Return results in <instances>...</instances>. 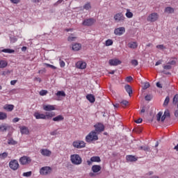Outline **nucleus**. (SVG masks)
Masks as SVG:
<instances>
[{
  "instance_id": "4468645a",
  "label": "nucleus",
  "mask_w": 178,
  "mask_h": 178,
  "mask_svg": "<svg viewBox=\"0 0 178 178\" xmlns=\"http://www.w3.org/2000/svg\"><path fill=\"white\" fill-rule=\"evenodd\" d=\"M108 63L110 66H118L122 63V61L119 59L114 58L109 60Z\"/></svg>"
},
{
  "instance_id": "79ce46f5",
  "label": "nucleus",
  "mask_w": 178,
  "mask_h": 178,
  "mask_svg": "<svg viewBox=\"0 0 178 178\" xmlns=\"http://www.w3.org/2000/svg\"><path fill=\"white\" fill-rule=\"evenodd\" d=\"M59 65L60 67H65L66 66V64L65 63V61L59 57Z\"/></svg>"
},
{
  "instance_id": "338daca9",
  "label": "nucleus",
  "mask_w": 178,
  "mask_h": 178,
  "mask_svg": "<svg viewBox=\"0 0 178 178\" xmlns=\"http://www.w3.org/2000/svg\"><path fill=\"white\" fill-rule=\"evenodd\" d=\"M16 83H17V80H13L10 81L11 86H15V84H16Z\"/></svg>"
},
{
  "instance_id": "412c9836",
  "label": "nucleus",
  "mask_w": 178,
  "mask_h": 178,
  "mask_svg": "<svg viewBox=\"0 0 178 178\" xmlns=\"http://www.w3.org/2000/svg\"><path fill=\"white\" fill-rule=\"evenodd\" d=\"M72 51H80L81 49V44L80 43H74L72 44Z\"/></svg>"
},
{
  "instance_id": "e2e57ef3",
  "label": "nucleus",
  "mask_w": 178,
  "mask_h": 178,
  "mask_svg": "<svg viewBox=\"0 0 178 178\" xmlns=\"http://www.w3.org/2000/svg\"><path fill=\"white\" fill-rule=\"evenodd\" d=\"M34 81H38V83H41L42 80L40 78L35 77L34 78Z\"/></svg>"
},
{
  "instance_id": "2f4dec72",
  "label": "nucleus",
  "mask_w": 178,
  "mask_h": 178,
  "mask_svg": "<svg viewBox=\"0 0 178 178\" xmlns=\"http://www.w3.org/2000/svg\"><path fill=\"white\" fill-rule=\"evenodd\" d=\"M8 145H16L17 144V141L14 140L13 138H10L8 139Z\"/></svg>"
},
{
  "instance_id": "0e129e2a",
  "label": "nucleus",
  "mask_w": 178,
  "mask_h": 178,
  "mask_svg": "<svg viewBox=\"0 0 178 178\" xmlns=\"http://www.w3.org/2000/svg\"><path fill=\"white\" fill-rule=\"evenodd\" d=\"M10 41H11V42H16V41H17V38H10Z\"/></svg>"
},
{
  "instance_id": "7c9ffc66",
  "label": "nucleus",
  "mask_w": 178,
  "mask_h": 178,
  "mask_svg": "<svg viewBox=\"0 0 178 178\" xmlns=\"http://www.w3.org/2000/svg\"><path fill=\"white\" fill-rule=\"evenodd\" d=\"M0 52H4V54H15V50L11 49H3Z\"/></svg>"
},
{
  "instance_id": "6ab92c4d",
  "label": "nucleus",
  "mask_w": 178,
  "mask_h": 178,
  "mask_svg": "<svg viewBox=\"0 0 178 178\" xmlns=\"http://www.w3.org/2000/svg\"><path fill=\"white\" fill-rule=\"evenodd\" d=\"M3 109L8 111V112H12L15 109V106L13 104H6L3 106Z\"/></svg>"
},
{
  "instance_id": "1a4fd4ad",
  "label": "nucleus",
  "mask_w": 178,
  "mask_h": 178,
  "mask_svg": "<svg viewBox=\"0 0 178 178\" xmlns=\"http://www.w3.org/2000/svg\"><path fill=\"white\" fill-rule=\"evenodd\" d=\"M124 19H126V17H124V15H123L122 13H118L114 15V20L117 23H120V22H124Z\"/></svg>"
},
{
  "instance_id": "dca6fc26",
  "label": "nucleus",
  "mask_w": 178,
  "mask_h": 178,
  "mask_svg": "<svg viewBox=\"0 0 178 178\" xmlns=\"http://www.w3.org/2000/svg\"><path fill=\"white\" fill-rule=\"evenodd\" d=\"M40 154L43 156H51V154H52V152L48 149H40Z\"/></svg>"
},
{
  "instance_id": "de8ad7c7",
  "label": "nucleus",
  "mask_w": 178,
  "mask_h": 178,
  "mask_svg": "<svg viewBox=\"0 0 178 178\" xmlns=\"http://www.w3.org/2000/svg\"><path fill=\"white\" fill-rule=\"evenodd\" d=\"M163 69L165 70H170V69H172V65H170V64H168L166 65L163 66Z\"/></svg>"
},
{
  "instance_id": "0eeeda50",
  "label": "nucleus",
  "mask_w": 178,
  "mask_h": 178,
  "mask_svg": "<svg viewBox=\"0 0 178 178\" xmlns=\"http://www.w3.org/2000/svg\"><path fill=\"white\" fill-rule=\"evenodd\" d=\"M95 22H96V20L94 18L86 19L83 21L82 25L90 27V26H92V24H94L95 23Z\"/></svg>"
},
{
  "instance_id": "20e7f679",
  "label": "nucleus",
  "mask_w": 178,
  "mask_h": 178,
  "mask_svg": "<svg viewBox=\"0 0 178 178\" xmlns=\"http://www.w3.org/2000/svg\"><path fill=\"white\" fill-rule=\"evenodd\" d=\"M8 166L11 170L16 171L19 168H20V164L19 161L16 159H11L8 163Z\"/></svg>"
},
{
  "instance_id": "f704fd0d",
  "label": "nucleus",
  "mask_w": 178,
  "mask_h": 178,
  "mask_svg": "<svg viewBox=\"0 0 178 178\" xmlns=\"http://www.w3.org/2000/svg\"><path fill=\"white\" fill-rule=\"evenodd\" d=\"M8 118V115L6 113L0 112V120H5Z\"/></svg>"
},
{
  "instance_id": "c9c22d12",
  "label": "nucleus",
  "mask_w": 178,
  "mask_h": 178,
  "mask_svg": "<svg viewBox=\"0 0 178 178\" xmlns=\"http://www.w3.org/2000/svg\"><path fill=\"white\" fill-rule=\"evenodd\" d=\"M125 16L128 18V19H131V17H133V13L130 12V10L127 9V13L125 14Z\"/></svg>"
},
{
  "instance_id": "423d86ee",
  "label": "nucleus",
  "mask_w": 178,
  "mask_h": 178,
  "mask_svg": "<svg viewBox=\"0 0 178 178\" xmlns=\"http://www.w3.org/2000/svg\"><path fill=\"white\" fill-rule=\"evenodd\" d=\"M72 145L74 148H84L86 147V142L83 140H76L73 142Z\"/></svg>"
},
{
  "instance_id": "8fccbe9b",
  "label": "nucleus",
  "mask_w": 178,
  "mask_h": 178,
  "mask_svg": "<svg viewBox=\"0 0 178 178\" xmlns=\"http://www.w3.org/2000/svg\"><path fill=\"white\" fill-rule=\"evenodd\" d=\"M156 48H157V49H165L166 47H165V46L163 44H159L156 47Z\"/></svg>"
},
{
  "instance_id": "a18cd8bd",
  "label": "nucleus",
  "mask_w": 178,
  "mask_h": 178,
  "mask_svg": "<svg viewBox=\"0 0 178 178\" xmlns=\"http://www.w3.org/2000/svg\"><path fill=\"white\" fill-rule=\"evenodd\" d=\"M47 94H48V91L46 90H42L40 92V95H41L42 97H44V95H47Z\"/></svg>"
},
{
  "instance_id": "09e8293b",
  "label": "nucleus",
  "mask_w": 178,
  "mask_h": 178,
  "mask_svg": "<svg viewBox=\"0 0 178 178\" xmlns=\"http://www.w3.org/2000/svg\"><path fill=\"white\" fill-rule=\"evenodd\" d=\"M145 101H151L152 99V96L151 95H147L145 97Z\"/></svg>"
},
{
  "instance_id": "5701e85b",
  "label": "nucleus",
  "mask_w": 178,
  "mask_h": 178,
  "mask_svg": "<svg viewBox=\"0 0 178 178\" xmlns=\"http://www.w3.org/2000/svg\"><path fill=\"white\" fill-rule=\"evenodd\" d=\"M65 120V118L62 115H57L56 117L53 118V122H62Z\"/></svg>"
},
{
  "instance_id": "f257e3e1",
  "label": "nucleus",
  "mask_w": 178,
  "mask_h": 178,
  "mask_svg": "<svg viewBox=\"0 0 178 178\" xmlns=\"http://www.w3.org/2000/svg\"><path fill=\"white\" fill-rule=\"evenodd\" d=\"M56 114H55V112L51 111V112H46L45 114L40 113V112H35L33 113L34 118L37 120L42 119V120H49L52 119L53 118H55Z\"/></svg>"
},
{
  "instance_id": "13d9d810",
  "label": "nucleus",
  "mask_w": 178,
  "mask_h": 178,
  "mask_svg": "<svg viewBox=\"0 0 178 178\" xmlns=\"http://www.w3.org/2000/svg\"><path fill=\"white\" fill-rule=\"evenodd\" d=\"M131 80H133V77H131V76H127L126 79V81H127V83H130V81H131Z\"/></svg>"
},
{
  "instance_id": "5fc2aeb1",
  "label": "nucleus",
  "mask_w": 178,
  "mask_h": 178,
  "mask_svg": "<svg viewBox=\"0 0 178 178\" xmlns=\"http://www.w3.org/2000/svg\"><path fill=\"white\" fill-rule=\"evenodd\" d=\"M149 86H150L149 83L145 82V85H144V87H143L144 90H147V88H149Z\"/></svg>"
},
{
  "instance_id": "bb28decb",
  "label": "nucleus",
  "mask_w": 178,
  "mask_h": 178,
  "mask_svg": "<svg viewBox=\"0 0 178 178\" xmlns=\"http://www.w3.org/2000/svg\"><path fill=\"white\" fill-rule=\"evenodd\" d=\"M20 131L22 133V134H29V128H27V127H20Z\"/></svg>"
},
{
  "instance_id": "cd10ccee",
  "label": "nucleus",
  "mask_w": 178,
  "mask_h": 178,
  "mask_svg": "<svg viewBox=\"0 0 178 178\" xmlns=\"http://www.w3.org/2000/svg\"><path fill=\"white\" fill-rule=\"evenodd\" d=\"M8 66V61L5 60H0V69H4Z\"/></svg>"
},
{
  "instance_id": "ddd939ff",
  "label": "nucleus",
  "mask_w": 178,
  "mask_h": 178,
  "mask_svg": "<svg viewBox=\"0 0 178 178\" xmlns=\"http://www.w3.org/2000/svg\"><path fill=\"white\" fill-rule=\"evenodd\" d=\"M92 162H97V163H99L101 162V158L98 156H92L90 158V160H88L87 161V163L88 165H92Z\"/></svg>"
},
{
  "instance_id": "864d4df0",
  "label": "nucleus",
  "mask_w": 178,
  "mask_h": 178,
  "mask_svg": "<svg viewBox=\"0 0 178 178\" xmlns=\"http://www.w3.org/2000/svg\"><path fill=\"white\" fill-rule=\"evenodd\" d=\"M156 118H157L158 122H159V120H161V118H162V112H159L157 114Z\"/></svg>"
},
{
  "instance_id": "f3484780",
  "label": "nucleus",
  "mask_w": 178,
  "mask_h": 178,
  "mask_svg": "<svg viewBox=\"0 0 178 178\" xmlns=\"http://www.w3.org/2000/svg\"><path fill=\"white\" fill-rule=\"evenodd\" d=\"M43 109L46 111V112H49L51 111H55V106L48 104V105H44Z\"/></svg>"
},
{
  "instance_id": "473e14b6",
  "label": "nucleus",
  "mask_w": 178,
  "mask_h": 178,
  "mask_svg": "<svg viewBox=\"0 0 178 178\" xmlns=\"http://www.w3.org/2000/svg\"><path fill=\"white\" fill-rule=\"evenodd\" d=\"M83 8L85 10H90V9H91V3L88 2V3H85L83 5Z\"/></svg>"
},
{
  "instance_id": "39448f33",
  "label": "nucleus",
  "mask_w": 178,
  "mask_h": 178,
  "mask_svg": "<svg viewBox=\"0 0 178 178\" xmlns=\"http://www.w3.org/2000/svg\"><path fill=\"white\" fill-rule=\"evenodd\" d=\"M51 172H52V168L48 166L42 167L40 170V174L42 176H47V175H50Z\"/></svg>"
},
{
  "instance_id": "a878e982",
  "label": "nucleus",
  "mask_w": 178,
  "mask_h": 178,
  "mask_svg": "<svg viewBox=\"0 0 178 178\" xmlns=\"http://www.w3.org/2000/svg\"><path fill=\"white\" fill-rule=\"evenodd\" d=\"M124 88L130 97V95H131L133 94V90L131 89V86H130V85H126L124 86Z\"/></svg>"
},
{
  "instance_id": "680f3d73",
  "label": "nucleus",
  "mask_w": 178,
  "mask_h": 178,
  "mask_svg": "<svg viewBox=\"0 0 178 178\" xmlns=\"http://www.w3.org/2000/svg\"><path fill=\"white\" fill-rule=\"evenodd\" d=\"M56 134H58L56 130L53 131H51V132L50 133V135H51V136H56Z\"/></svg>"
},
{
  "instance_id": "3c124183",
  "label": "nucleus",
  "mask_w": 178,
  "mask_h": 178,
  "mask_svg": "<svg viewBox=\"0 0 178 178\" xmlns=\"http://www.w3.org/2000/svg\"><path fill=\"white\" fill-rule=\"evenodd\" d=\"M163 115H165L167 118H169L170 116V113L169 110H165Z\"/></svg>"
},
{
  "instance_id": "f03ea898",
  "label": "nucleus",
  "mask_w": 178,
  "mask_h": 178,
  "mask_svg": "<svg viewBox=\"0 0 178 178\" xmlns=\"http://www.w3.org/2000/svg\"><path fill=\"white\" fill-rule=\"evenodd\" d=\"M86 143H92V141H97L98 140V134L95 131H90L85 138Z\"/></svg>"
},
{
  "instance_id": "9d476101",
  "label": "nucleus",
  "mask_w": 178,
  "mask_h": 178,
  "mask_svg": "<svg viewBox=\"0 0 178 178\" xmlns=\"http://www.w3.org/2000/svg\"><path fill=\"white\" fill-rule=\"evenodd\" d=\"M19 163L21 165H29L31 163V158L24 156L19 159Z\"/></svg>"
},
{
  "instance_id": "c85d7f7f",
  "label": "nucleus",
  "mask_w": 178,
  "mask_h": 178,
  "mask_svg": "<svg viewBox=\"0 0 178 178\" xmlns=\"http://www.w3.org/2000/svg\"><path fill=\"white\" fill-rule=\"evenodd\" d=\"M165 13H175V8L172 7H166L164 10Z\"/></svg>"
},
{
  "instance_id": "aec40b11",
  "label": "nucleus",
  "mask_w": 178,
  "mask_h": 178,
  "mask_svg": "<svg viewBox=\"0 0 178 178\" xmlns=\"http://www.w3.org/2000/svg\"><path fill=\"white\" fill-rule=\"evenodd\" d=\"M101 165H94L92 166V171L93 173H98V172L101 171Z\"/></svg>"
},
{
  "instance_id": "c756f323",
  "label": "nucleus",
  "mask_w": 178,
  "mask_h": 178,
  "mask_svg": "<svg viewBox=\"0 0 178 178\" xmlns=\"http://www.w3.org/2000/svg\"><path fill=\"white\" fill-rule=\"evenodd\" d=\"M9 155V153L4 152L3 153L0 154V159L1 161H5L6 159L8 158V156Z\"/></svg>"
},
{
  "instance_id": "6e6d98bb",
  "label": "nucleus",
  "mask_w": 178,
  "mask_h": 178,
  "mask_svg": "<svg viewBox=\"0 0 178 178\" xmlns=\"http://www.w3.org/2000/svg\"><path fill=\"white\" fill-rule=\"evenodd\" d=\"M62 2H63V0H58V1H57L54 3V6H58V5H60V3H62Z\"/></svg>"
},
{
  "instance_id": "9b49d317",
  "label": "nucleus",
  "mask_w": 178,
  "mask_h": 178,
  "mask_svg": "<svg viewBox=\"0 0 178 178\" xmlns=\"http://www.w3.org/2000/svg\"><path fill=\"white\" fill-rule=\"evenodd\" d=\"M126 33V29L123 26L117 28L114 30L115 35H123Z\"/></svg>"
},
{
  "instance_id": "b1692460",
  "label": "nucleus",
  "mask_w": 178,
  "mask_h": 178,
  "mask_svg": "<svg viewBox=\"0 0 178 178\" xmlns=\"http://www.w3.org/2000/svg\"><path fill=\"white\" fill-rule=\"evenodd\" d=\"M56 95L58 97V98L57 99V101H60V99L59 97H66V93H65V91L63 90H60V91H58L57 93H56Z\"/></svg>"
},
{
  "instance_id": "37998d69",
  "label": "nucleus",
  "mask_w": 178,
  "mask_h": 178,
  "mask_svg": "<svg viewBox=\"0 0 178 178\" xmlns=\"http://www.w3.org/2000/svg\"><path fill=\"white\" fill-rule=\"evenodd\" d=\"M32 174H33V172L31 171H29V172H24L22 174V176L24 177H30Z\"/></svg>"
},
{
  "instance_id": "f8f14e48",
  "label": "nucleus",
  "mask_w": 178,
  "mask_h": 178,
  "mask_svg": "<svg viewBox=\"0 0 178 178\" xmlns=\"http://www.w3.org/2000/svg\"><path fill=\"white\" fill-rule=\"evenodd\" d=\"M158 13H153L152 14H150L148 17H147V22H156V20H158Z\"/></svg>"
},
{
  "instance_id": "7ed1b4c3",
  "label": "nucleus",
  "mask_w": 178,
  "mask_h": 178,
  "mask_svg": "<svg viewBox=\"0 0 178 178\" xmlns=\"http://www.w3.org/2000/svg\"><path fill=\"white\" fill-rule=\"evenodd\" d=\"M70 160L73 165H81L83 160L79 154H72L70 156Z\"/></svg>"
},
{
  "instance_id": "052dcab7",
  "label": "nucleus",
  "mask_w": 178,
  "mask_h": 178,
  "mask_svg": "<svg viewBox=\"0 0 178 178\" xmlns=\"http://www.w3.org/2000/svg\"><path fill=\"white\" fill-rule=\"evenodd\" d=\"M19 120H20V119L19 118H15L13 120V123H17V122H19Z\"/></svg>"
},
{
  "instance_id": "69168bd1",
  "label": "nucleus",
  "mask_w": 178,
  "mask_h": 178,
  "mask_svg": "<svg viewBox=\"0 0 178 178\" xmlns=\"http://www.w3.org/2000/svg\"><path fill=\"white\" fill-rule=\"evenodd\" d=\"M47 71L45 70V69H44V70H39L38 73L42 74L45 73Z\"/></svg>"
},
{
  "instance_id": "49530a36",
  "label": "nucleus",
  "mask_w": 178,
  "mask_h": 178,
  "mask_svg": "<svg viewBox=\"0 0 178 178\" xmlns=\"http://www.w3.org/2000/svg\"><path fill=\"white\" fill-rule=\"evenodd\" d=\"M44 66H47V67H51V69H53L54 70H56V67L51 64L44 63Z\"/></svg>"
},
{
  "instance_id": "393cba45",
  "label": "nucleus",
  "mask_w": 178,
  "mask_h": 178,
  "mask_svg": "<svg viewBox=\"0 0 178 178\" xmlns=\"http://www.w3.org/2000/svg\"><path fill=\"white\" fill-rule=\"evenodd\" d=\"M128 47L131 49H136L138 47V44L136 42H131L128 44Z\"/></svg>"
},
{
  "instance_id": "2eb2a0df",
  "label": "nucleus",
  "mask_w": 178,
  "mask_h": 178,
  "mask_svg": "<svg viewBox=\"0 0 178 178\" xmlns=\"http://www.w3.org/2000/svg\"><path fill=\"white\" fill-rule=\"evenodd\" d=\"M76 67H77V69H86V67H87V63H86V62L83 61H78L76 63Z\"/></svg>"
},
{
  "instance_id": "c03bdc74",
  "label": "nucleus",
  "mask_w": 178,
  "mask_h": 178,
  "mask_svg": "<svg viewBox=\"0 0 178 178\" xmlns=\"http://www.w3.org/2000/svg\"><path fill=\"white\" fill-rule=\"evenodd\" d=\"M167 65H169L170 66H173V65H176V60H170L168 63H167Z\"/></svg>"
},
{
  "instance_id": "e433bc0d",
  "label": "nucleus",
  "mask_w": 178,
  "mask_h": 178,
  "mask_svg": "<svg viewBox=\"0 0 178 178\" xmlns=\"http://www.w3.org/2000/svg\"><path fill=\"white\" fill-rule=\"evenodd\" d=\"M140 149H143V151H146L147 152H151V149L148 146H140Z\"/></svg>"
},
{
  "instance_id": "58836bf2",
  "label": "nucleus",
  "mask_w": 178,
  "mask_h": 178,
  "mask_svg": "<svg viewBox=\"0 0 178 178\" xmlns=\"http://www.w3.org/2000/svg\"><path fill=\"white\" fill-rule=\"evenodd\" d=\"M177 102H178V94H176L173 97L172 104L173 105H176L177 104Z\"/></svg>"
},
{
  "instance_id": "bf43d9fd",
  "label": "nucleus",
  "mask_w": 178,
  "mask_h": 178,
  "mask_svg": "<svg viewBox=\"0 0 178 178\" xmlns=\"http://www.w3.org/2000/svg\"><path fill=\"white\" fill-rule=\"evenodd\" d=\"M143 122V119L142 118H139L136 120H135V123H137V124H140Z\"/></svg>"
},
{
  "instance_id": "a211bd4d",
  "label": "nucleus",
  "mask_w": 178,
  "mask_h": 178,
  "mask_svg": "<svg viewBox=\"0 0 178 178\" xmlns=\"http://www.w3.org/2000/svg\"><path fill=\"white\" fill-rule=\"evenodd\" d=\"M126 159L127 162H136L138 159L133 155H127L126 156Z\"/></svg>"
},
{
  "instance_id": "774afa93",
  "label": "nucleus",
  "mask_w": 178,
  "mask_h": 178,
  "mask_svg": "<svg viewBox=\"0 0 178 178\" xmlns=\"http://www.w3.org/2000/svg\"><path fill=\"white\" fill-rule=\"evenodd\" d=\"M156 87H158L159 88H162V84H161V83H159V82H157Z\"/></svg>"
},
{
  "instance_id": "a19ab883",
  "label": "nucleus",
  "mask_w": 178,
  "mask_h": 178,
  "mask_svg": "<svg viewBox=\"0 0 178 178\" xmlns=\"http://www.w3.org/2000/svg\"><path fill=\"white\" fill-rule=\"evenodd\" d=\"M170 101V99L169 98V96H167L163 102V106H168Z\"/></svg>"
},
{
  "instance_id": "4d7b16f0",
  "label": "nucleus",
  "mask_w": 178,
  "mask_h": 178,
  "mask_svg": "<svg viewBox=\"0 0 178 178\" xmlns=\"http://www.w3.org/2000/svg\"><path fill=\"white\" fill-rule=\"evenodd\" d=\"M121 104H122V105H124V106H126L129 104V102L127 100H122L121 102Z\"/></svg>"
},
{
  "instance_id": "72a5a7b5",
  "label": "nucleus",
  "mask_w": 178,
  "mask_h": 178,
  "mask_svg": "<svg viewBox=\"0 0 178 178\" xmlns=\"http://www.w3.org/2000/svg\"><path fill=\"white\" fill-rule=\"evenodd\" d=\"M75 40H77V37L74 36V35L71 34L68 38H67V41L69 42H72V41H74Z\"/></svg>"
},
{
  "instance_id": "4be33fe9",
  "label": "nucleus",
  "mask_w": 178,
  "mask_h": 178,
  "mask_svg": "<svg viewBox=\"0 0 178 178\" xmlns=\"http://www.w3.org/2000/svg\"><path fill=\"white\" fill-rule=\"evenodd\" d=\"M86 99L91 104H94L95 102V97H94V95L92 94L86 95Z\"/></svg>"
},
{
  "instance_id": "6e6552de",
  "label": "nucleus",
  "mask_w": 178,
  "mask_h": 178,
  "mask_svg": "<svg viewBox=\"0 0 178 178\" xmlns=\"http://www.w3.org/2000/svg\"><path fill=\"white\" fill-rule=\"evenodd\" d=\"M95 127V131L96 133H102V131H104V130H105V126L104 125V124L101 123V122H98L96 124L94 125Z\"/></svg>"
},
{
  "instance_id": "603ef678",
  "label": "nucleus",
  "mask_w": 178,
  "mask_h": 178,
  "mask_svg": "<svg viewBox=\"0 0 178 178\" xmlns=\"http://www.w3.org/2000/svg\"><path fill=\"white\" fill-rule=\"evenodd\" d=\"M131 63L134 66H137L138 65V61H137V60H132Z\"/></svg>"
},
{
  "instance_id": "4c0bfd02",
  "label": "nucleus",
  "mask_w": 178,
  "mask_h": 178,
  "mask_svg": "<svg viewBox=\"0 0 178 178\" xmlns=\"http://www.w3.org/2000/svg\"><path fill=\"white\" fill-rule=\"evenodd\" d=\"M111 45H113V40L111 39L106 40V47H111Z\"/></svg>"
},
{
  "instance_id": "ea45409f",
  "label": "nucleus",
  "mask_w": 178,
  "mask_h": 178,
  "mask_svg": "<svg viewBox=\"0 0 178 178\" xmlns=\"http://www.w3.org/2000/svg\"><path fill=\"white\" fill-rule=\"evenodd\" d=\"M6 130H8V126L5 124L0 125V131L3 133V131H6Z\"/></svg>"
}]
</instances>
